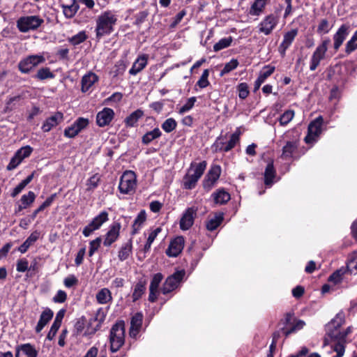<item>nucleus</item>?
<instances>
[{"mask_svg":"<svg viewBox=\"0 0 357 357\" xmlns=\"http://www.w3.org/2000/svg\"><path fill=\"white\" fill-rule=\"evenodd\" d=\"M146 220V213L144 210H142L137 215L132 225L131 235L134 236L140 230L142 225Z\"/></svg>","mask_w":357,"mask_h":357,"instance_id":"nucleus-34","label":"nucleus"},{"mask_svg":"<svg viewBox=\"0 0 357 357\" xmlns=\"http://www.w3.org/2000/svg\"><path fill=\"white\" fill-rule=\"evenodd\" d=\"M278 22V17L273 14L266 16L258 26L259 32L263 33L266 36L270 35L275 29Z\"/></svg>","mask_w":357,"mask_h":357,"instance_id":"nucleus-14","label":"nucleus"},{"mask_svg":"<svg viewBox=\"0 0 357 357\" xmlns=\"http://www.w3.org/2000/svg\"><path fill=\"white\" fill-rule=\"evenodd\" d=\"M322 123L323 119L320 116L309 124L307 128V135L305 137V142L307 144L312 143L317 141V138L321 132Z\"/></svg>","mask_w":357,"mask_h":357,"instance_id":"nucleus-13","label":"nucleus"},{"mask_svg":"<svg viewBox=\"0 0 357 357\" xmlns=\"http://www.w3.org/2000/svg\"><path fill=\"white\" fill-rule=\"evenodd\" d=\"M32 151L33 148L27 145L18 149L15 154L22 161L24 158H28Z\"/></svg>","mask_w":357,"mask_h":357,"instance_id":"nucleus-54","label":"nucleus"},{"mask_svg":"<svg viewBox=\"0 0 357 357\" xmlns=\"http://www.w3.org/2000/svg\"><path fill=\"white\" fill-rule=\"evenodd\" d=\"M350 31L351 26L349 24H343L340 26L336 33L333 35V47L335 51L339 50L344 40L349 34Z\"/></svg>","mask_w":357,"mask_h":357,"instance_id":"nucleus-17","label":"nucleus"},{"mask_svg":"<svg viewBox=\"0 0 357 357\" xmlns=\"http://www.w3.org/2000/svg\"><path fill=\"white\" fill-rule=\"evenodd\" d=\"M185 244L184 238L182 236H177L171 241L166 254L169 257H177L183 249Z\"/></svg>","mask_w":357,"mask_h":357,"instance_id":"nucleus-20","label":"nucleus"},{"mask_svg":"<svg viewBox=\"0 0 357 357\" xmlns=\"http://www.w3.org/2000/svg\"><path fill=\"white\" fill-rule=\"evenodd\" d=\"M163 279V275L160 273H158L153 275L152 280L151 281V284L149 286V289L158 291L159 285L161 281Z\"/></svg>","mask_w":357,"mask_h":357,"instance_id":"nucleus-59","label":"nucleus"},{"mask_svg":"<svg viewBox=\"0 0 357 357\" xmlns=\"http://www.w3.org/2000/svg\"><path fill=\"white\" fill-rule=\"evenodd\" d=\"M67 299V294L63 290H59L52 300L56 303H64Z\"/></svg>","mask_w":357,"mask_h":357,"instance_id":"nucleus-64","label":"nucleus"},{"mask_svg":"<svg viewBox=\"0 0 357 357\" xmlns=\"http://www.w3.org/2000/svg\"><path fill=\"white\" fill-rule=\"evenodd\" d=\"M61 8L65 17L68 19H70L75 15L79 8V6L76 0H73L70 5L63 4L61 5Z\"/></svg>","mask_w":357,"mask_h":357,"instance_id":"nucleus-36","label":"nucleus"},{"mask_svg":"<svg viewBox=\"0 0 357 357\" xmlns=\"http://www.w3.org/2000/svg\"><path fill=\"white\" fill-rule=\"evenodd\" d=\"M344 273L345 271L343 268L335 271L329 276L328 281L335 284H339L342 281Z\"/></svg>","mask_w":357,"mask_h":357,"instance_id":"nucleus-57","label":"nucleus"},{"mask_svg":"<svg viewBox=\"0 0 357 357\" xmlns=\"http://www.w3.org/2000/svg\"><path fill=\"white\" fill-rule=\"evenodd\" d=\"M298 142L297 141H289L282 148V158L283 159H290L294 157V154L298 149Z\"/></svg>","mask_w":357,"mask_h":357,"instance_id":"nucleus-30","label":"nucleus"},{"mask_svg":"<svg viewBox=\"0 0 357 357\" xmlns=\"http://www.w3.org/2000/svg\"><path fill=\"white\" fill-rule=\"evenodd\" d=\"M197 208L188 207L183 213L179 222L180 229L183 231L188 230L194 224L197 216Z\"/></svg>","mask_w":357,"mask_h":357,"instance_id":"nucleus-15","label":"nucleus"},{"mask_svg":"<svg viewBox=\"0 0 357 357\" xmlns=\"http://www.w3.org/2000/svg\"><path fill=\"white\" fill-rule=\"evenodd\" d=\"M121 227V224L118 222H114L109 226V230L105 234V238L103 241V245L105 246H110L118 239Z\"/></svg>","mask_w":357,"mask_h":357,"instance_id":"nucleus-21","label":"nucleus"},{"mask_svg":"<svg viewBox=\"0 0 357 357\" xmlns=\"http://www.w3.org/2000/svg\"><path fill=\"white\" fill-rule=\"evenodd\" d=\"M40 236V232L38 231H33L25 241L18 248L17 250L21 253H25L29 247L32 245Z\"/></svg>","mask_w":357,"mask_h":357,"instance_id":"nucleus-33","label":"nucleus"},{"mask_svg":"<svg viewBox=\"0 0 357 357\" xmlns=\"http://www.w3.org/2000/svg\"><path fill=\"white\" fill-rule=\"evenodd\" d=\"M146 282L145 280H139L134 287L133 292L132 294V301H138L142 295L145 293L146 289Z\"/></svg>","mask_w":357,"mask_h":357,"instance_id":"nucleus-32","label":"nucleus"},{"mask_svg":"<svg viewBox=\"0 0 357 357\" xmlns=\"http://www.w3.org/2000/svg\"><path fill=\"white\" fill-rule=\"evenodd\" d=\"M89 124L88 119L84 117L77 118L73 123L64 129L63 135L68 138L75 137L80 132L85 129Z\"/></svg>","mask_w":357,"mask_h":357,"instance_id":"nucleus-12","label":"nucleus"},{"mask_svg":"<svg viewBox=\"0 0 357 357\" xmlns=\"http://www.w3.org/2000/svg\"><path fill=\"white\" fill-rule=\"evenodd\" d=\"M275 68L273 66L267 65L265 66L260 71L257 79L255 82L254 84V92H256L259 89L261 85L266 81V79L270 77L275 71Z\"/></svg>","mask_w":357,"mask_h":357,"instance_id":"nucleus-24","label":"nucleus"},{"mask_svg":"<svg viewBox=\"0 0 357 357\" xmlns=\"http://www.w3.org/2000/svg\"><path fill=\"white\" fill-rule=\"evenodd\" d=\"M96 298L99 304H107L112 301V293L109 289L102 288L98 291Z\"/></svg>","mask_w":357,"mask_h":357,"instance_id":"nucleus-37","label":"nucleus"},{"mask_svg":"<svg viewBox=\"0 0 357 357\" xmlns=\"http://www.w3.org/2000/svg\"><path fill=\"white\" fill-rule=\"evenodd\" d=\"M32 151L33 148L27 145L18 149L15 154L22 161L24 158H28Z\"/></svg>","mask_w":357,"mask_h":357,"instance_id":"nucleus-55","label":"nucleus"},{"mask_svg":"<svg viewBox=\"0 0 357 357\" xmlns=\"http://www.w3.org/2000/svg\"><path fill=\"white\" fill-rule=\"evenodd\" d=\"M36 199V195L33 192L29 191L27 194L23 195L20 199V203L23 204V207L28 208Z\"/></svg>","mask_w":357,"mask_h":357,"instance_id":"nucleus-50","label":"nucleus"},{"mask_svg":"<svg viewBox=\"0 0 357 357\" xmlns=\"http://www.w3.org/2000/svg\"><path fill=\"white\" fill-rule=\"evenodd\" d=\"M125 328L123 321L115 324L110 331V350L116 352L124 344Z\"/></svg>","mask_w":357,"mask_h":357,"instance_id":"nucleus-3","label":"nucleus"},{"mask_svg":"<svg viewBox=\"0 0 357 357\" xmlns=\"http://www.w3.org/2000/svg\"><path fill=\"white\" fill-rule=\"evenodd\" d=\"M132 246L131 240H130L129 241H128L127 243L122 245L118 255L120 261H125L129 257L130 255L132 252Z\"/></svg>","mask_w":357,"mask_h":357,"instance_id":"nucleus-43","label":"nucleus"},{"mask_svg":"<svg viewBox=\"0 0 357 357\" xmlns=\"http://www.w3.org/2000/svg\"><path fill=\"white\" fill-rule=\"evenodd\" d=\"M215 204H225L231 199L230 195L224 189H219L212 194Z\"/></svg>","mask_w":357,"mask_h":357,"instance_id":"nucleus-35","label":"nucleus"},{"mask_svg":"<svg viewBox=\"0 0 357 357\" xmlns=\"http://www.w3.org/2000/svg\"><path fill=\"white\" fill-rule=\"evenodd\" d=\"M206 162L202 161L199 163H191L187 174L183 177V186L184 189L192 190L195 188L197 181L203 175L206 168Z\"/></svg>","mask_w":357,"mask_h":357,"instance_id":"nucleus-2","label":"nucleus"},{"mask_svg":"<svg viewBox=\"0 0 357 357\" xmlns=\"http://www.w3.org/2000/svg\"><path fill=\"white\" fill-rule=\"evenodd\" d=\"M126 70V65L123 61H118L114 66V69L112 71V74L114 77H117L119 75L123 73Z\"/></svg>","mask_w":357,"mask_h":357,"instance_id":"nucleus-62","label":"nucleus"},{"mask_svg":"<svg viewBox=\"0 0 357 357\" xmlns=\"http://www.w3.org/2000/svg\"><path fill=\"white\" fill-rule=\"evenodd\" d=\"M28 268H29V262H28L27 259H21L17 261V264H16L17 271L20 272V273H24L26 271H28Z\"/></svg>","mask_w":357,"mask_h":357,"instance_id":"nucleus-63","label":"nucleus"},{"mask_svg":"<svg viewBox=\"0 0 357 357\" xmlns=\"http://www.w3.org/2000/svg\"><path fill=\"white\" fill-rule=\"evenodd\" d=\"M137 186L136 174L132 171H126L120 178L119 190L123 195L135 192Z\"/></svg>","mask_w":357,"mask_h":357,"instance_id":"nucleus-6","label":"nucleus"},{"mask_svg":"<svg viewBox=\"0 0 357 357\" xmlns=\"http://www.w3.org/2000/svg\"><path fill=\"white\" fill-rule=\"evenodd\" d=\"M162 136V132L158 128H154L153 130L146 132L142 137V142L144 145L149 144L154 139Z\"/></svg>","mask_w":357,"mask_h":357,"instance_id":"nucleus-38","label":"nucleus"},{"mask_svg":"<svg viewBox=\"0 0 357 357\" xmlns=\"http://www.w3.org/2000/svg\"><path fill=\"white\" fill-rule=\"evenodd\" d=\"M351 332V326L347 327L344 331H340L337 342L333 345V350L337 353L333 357H342L345 351L346 338Z\"/></svg>","mask_w":357,"mask_h":357,"instance_id":"nucleus-18","label":"nucleus"},{"mask_svg":"<svg viewBox=\"0 0 357 357\" xmlns=\"http://www.w3.org/2000/svg\"><path fill=\"white\" fill-rule=\"evenodd\" d=\"M147 63L148 56L146 54H142L138 56L130 69L129 73L132 75H137L146 67Z\"/></svg>","mask_w":357,"mask_h":357,"instance_id":"nucleus-28","label":"nucleus"},{"mask_svg":"<svg viewBox=\"0 0 357 357\" xmlns=\"http://www.w3.org/2000/svg\"><path fill=\"white\" fill-rule=\"evenodd\" d=\"M264 183L267 186H271L274 182L276 176L275 169L274 168L273 162H269L264 171Z\"/></svg>","mask_w":357,"mask_h":357,"instance_id":"nucleus-31","label":"nucleus"},{"mask_svg":"<svg viewBox=\"0 0 357 357\" xmlns=\"http://www.w3.org/2000/svg\"><path fill=\"white\" fill-rule=\"evenodd\" d=\"M109 220V214L106 211H101L95 216L91 221L84 227L82 234L85 237L90 236L95 231L99 229L102 225Z\"/></svg>","mask_w":357,"mask_h":357,"instance_id":"nucleus-9","label":"nucleus"},{"mask_svg":"<svg viewBox=\"0 0 357 357\" xmlns=\"http://www.w3.org/2000/svg\"><path fill=\"white\" fill-rule=\"evenodd\" d=\"M102 242V238L100 237H98L96 239L91 241L89 243V255L91 257L93 255L96 251L98 250V248Z\"/></svg>","mask_w":357,"mask_h":357,"instance_id":"nucleus-61","label":"nucleus"},{"mask_svg":"<svg viewBox=\"0 0 357 357\" xmlns=\"http://www.w3.org/2000/svg\"><path fill=\"white\" fill-rule=\"evenodd\" d=\"M237 89L238 91V97L241 99L244 100L248 96V95H249L248 85L246 83H245V82L240 83L237 86Z\"/></svg>","mask_w":357,"mask_h":357,"instance_id":"nucleus-60","label":"nucleus"},{"mask_svg":"<svg viewBox=\"0 0 357 357\" xmlns=\"http://www.w3.org/2000/svg\"><path fill=\"white\" fill-rule=\"evenodd\" d=\"M330 43V38H326L317 47L310 59V70L311 71L315 70L320 64L321 61L325 58L328 50V45Z\"/></svg>","mask_w":357,"mask_h":357,"instance_id":"nucleus-10","label":"nucleus"},{"mask_svg":"<svg viewBox=\"0 0 357 357\" xmlns=\"http://www.w3.org/2000/svg\"><path fill=\"white\" fill-rule=\"evenodd\" d=\"M54 74L50 70L48 67H43L40 68L37 73L34 75V78L38 80H44L47 79L54 78Z\"/></svg>","mask_w":357,"mask_h":357,"instance_id":"nucleus-44","label":"nucleus"},{"mask_svg":"<svg viewBox=\"0 0 357 357\" xmlns=\"http://www.w3.org/2000/svg\"><path fill=\"white\" fill-rule=\"evenodd\" d=\"M143 321V314L142 312H137L135 314L130 320V328L129 334L131 337L135 338L138 335Z\"/></svg>","mask_w":357,"mask_h":357,"instance_id":"nucleus-25","label":"nucleus"},{"mask_svg":"<svg viewBox=\"0 0 357 357\" xmlns=\"http://www.w3.org/2000/svg\"><path fill=\"white\" fill-rule=\"evenodd\" d=\"M294 114V111L292 109L285 111L278 119L280 125L287 126L293 119Z\"/></svg>","mask_w":357,"mask_h":357,"instance_id":"nucleus-48","label":"nucleus"},{"mask_svg":"<svg viewBox=\"0 0 357 357\" xmlns=\"http://www.w3.org/2000/svg\"><path fill=\"white\" fill-rule=\"evenodd\" d=\"M177 122L173 118L167 119L161 125L162 129L169 133L176 128Z\"/></svg>","mask_w":357,"mask_h":357,"instance_id":"nucleus-49","label":"nucleus"},{"mask_svg":"<svg viewBox=\"0 0 357 357\" xmlns=\"http://www.w3.org/2000/svg\"><path fill=\"white\" fill-rule=\"evenodd\" d=\"M223 219H224V214L222 213L215 214V215L213 218L209 219L206 222V229L211 231H214L220 226V225L223 221Z\"/></svg>","mask_w":357,"mask_h":357,"instance_id":"nucleus-41","label":"nucleus"},{"mask_svg":"<svg viewBox=\"0 0 357 357\" xmlns=\"http://www.w3.org/2000/svg\"><path fill=\"white\" fill-rule=\"evenodd\" d=\"M332 26L326 19H322L320 20L319 24L317 26V31L319 34H326L331 29Z\"/></svg>","mask_w":357,"mask_h":357,"instance_id":"nucleus-51","label":"nucleus"},{"mask_svg":"<svg viewBox=\"0 0 357 357\" xmlns=\"http://www.w3.org/2000/svg\"><path fill=\"white\" fill-rule=\"evenodd\" d=\"M298 29H292L284 33L283 40L278 47V51L282 56H285L287 50L292 44L295 38L298 35Z\"/></svg>","mask_w":357,"mask_h":357,"instance_id":"nucleus-19","label":"nucleus"},{"mask_svg":"<svg viewBox=\"0 0 357 357\" xmlns=\"http://www.w3.org/2000/svg\"><path fill=\"white\" fill-rule=\"evenodd\" d=\"M54 316L53 311L46 307L41 313L39 321L36 326L35 331L37 333L41 332L44 327L48 324V322L52 319Z\"/></svg>","mask_w":357,"mask_h":357,"instance_id":"nucleus-27","label":"nucleus"},{"mask_svg":"<svg viewBox=\"0 0 357 357\" xmlns=\"http://www.w3.org/2000/svg\"><path fill=\"white\" fill-rule=\"evenodd\" d=\"M63 121V114L61 112H55L50 117L45 119L41 129L43 132H50L53 128L58 126Z\"/></svg>","mask_w":357,"mask_h":357,"instance_id":"nucleus-23","label":"nucleus"},{"mask_svg":"<svg viewBox=\"0 0 357 357\" xmlns=\"http://www.w3.org/2000/svg\"><path fill=\"white\" fill-rule=\"evenodd\" d=\"M105 317L106 313L105 312L103 308H98V310L96 311L95 317L90 321L91 324H92L93 321L97 322V324L93 329L91 333H95L97 331H98L100 328L102 324L105 321Z\"/></svg>","mask_w":357,"mask_h":357,"instance_id":"nucleus-40","label":"nucleus"},{"mask_svg":"<svg viewBox=\"0 0 357 357\" xmlns=\"http://www.w3.org/2000/svg\"><path fill=\"white\" fill-rule=\"evenodd\" d=\"M196 100L197 98L195 96L188 98L187 102L179 109L178 114H183L192 109Z\"/></svg>","mask_w":357,"mask_h":357,"instance_id":"nucleus-56","label":"nucleus"},{"mask_svg":"<svg viewBox=\"0 0 357 357\" xmlns=\"http://www.w3.org/2000/svg\"><path fill=\"white\" fill-rule=\"evenodd\" d=\"M114 116V112L112 109L105 107L96 115V123L99 127H104L110 123Z\"/></svg>","mask_w":357,"mask_h":357,"instance_id":"nucleus-22","label":"nucleus"},{"mask_svg":"<svg viewBox=\"0 0 357 357\" xmlns=\"http://www.w3.org/2000/svg\"><path fill=\"white\" fill-rule=\"evenodd\" d=\"M238 66V61L236 59H232L228 63L225 64L224 68L222 69L220 72V75L222 76L225 74L230 73L231 71L236 69Z\"/></svg>","mask_w":357,"mask_h":357,"instance_id":"nucleus-52","label":"nucleus"},{"mask_svg":"<svg viewBox=\"0 0 357 357\" xmlns=\"http://www.w3.org/2000/svg\"><path fill=\"white\" fill-rule=\"evenodd\" d=\"M185 275L184 270L177 271L169 275L165 280L161 289L163 294H167L176 289Z\"/></svg>","mask_w":357,"mask_h":357,"instance_id":"nucleus-11","label":"nucleus"},{"mask_svg":"<svg viewBox=\"0 0 357 357\" xmlns=\"http://www.w3.org/2000/svg\"><path fill=\"white\" fill-rule=\"evenodd\" d=\"M100 181V176L98 174H96L91 176L88 180L86 183L87 185V190H93L95 188H96L99 184V182Z\"/></svg>","mask_w":357,"mask_h":357,"instance_id":"nucleus-58","label":"nucleus"},{"mask_svg":"<svg viewBox=\"0 0 357 357\" xmlns=\"http://www.w3.org/2000/svg\"><path fill=\"white\" fill-rule=\"evenodd\" d=\"M87 35L85 31H81L77 34L68 38V41L73 46L78 45L87 39Z\"/></svg>","mask_w":357,"mask_h":357,"instance_id":"nucleus-45","label":"nucleus"},{"mask_svg":"<svg viewBox=\"0 0 357 357\" xmlns=\"http://www.w3.org/2000/svg\"><path fill=\"white\" fill-rule=\"evenodd\" d=\"M98 80V77L93 73H89L82 78L81 90L83 93L87 92L91 87Z\"/></svg>","mask_w":357,"mask_h":357,"instance_id":"nucleus-29","label":"nucleus"},{"mask_svg":"<svg viewBox=\"0 0 357 357\" xmlns=\"http://www.w3.org/2000/svg\"><path fill=\"white\" fill-rule=\"evenodd\" d=\"M233 41V38L229 36L227 38H221L218 43L213 45V51L218 52L223 49L229 47Z\"/></svg>","mask_w":357,"mask_h":357,"instance_id":"nucleus-46","label":"nucleus"},{"mask_svg":"<svg viewBox=\"0 0 357 357\" xmlns=\"http://www.w3.org/2000/svg\"><path fill=\"white\" fill-rule=\"evenodd\" d=\"M144 115V112L141 109H137L135 112H132L125 119V123L126 126L128 127H135L137 126V122L140 118H142Z\"/></svg>","mask_w":357,"mask_h":357,"instance_id":"nucleus-42","label":"nucleus"},{"mask_svg":"<svg viewBox=\"0 0 357 357\" xmlns=\"http://www.w3.org/2000/svg\"><path fill=\"white\" fill-rule=\"evenodd\" d=\"M305 322L302 320H298L289 329L285 330L284 328H282L283 333L285 337H288L290 334L295 333L296 331L301 330L305 326Z\"/></svg>","mask_w":357,"mask_h":357,"instance_id":"nucleus-53","label":"nucleus"},{"mask_svg":"<svg viewBox=\"0 0 357 357\" xmlns=\"http://www.w3.org/2000/svg\"><path fill=\"white\" fill-rule=\"evenodd\" d=\"M266 5V0H255L250 8L249 14L253 16L260 15L263 13Z\"/></svg>","mask_w":357,"mask_h":357,"instance_id":"nucleus-39","label":"nucleus"},{"mask_svg":"<svg viewBox=\"0 0 357 357\" xmlns=\"http://www.w3.org/2000/svg\"><path fill=\"white\" fill-rule=\"evenodd\" d=\"M357 50V30L351 38L347 41L345 45V52L347 55Z\"/></svg>","mask_w":357,"mask_h":357,"instance_id":"nucleus-47","label":"nucleus"},{"mask_svg":"<svg viewBox=\"0 0 357 357\" xmlns=\"http://www.w3.org/2000/svg\"><path fill=\"white\" fill-rule=\"evenodd\" d=\"M117 21V16L114 11L106 10L102 13L96 20V36L98 40L105 35L114 31V26Z\"/></svg>","mask_w":357,"mask_h":357,"instance_id":"nucleus-1","label":"nucleus"},{"mask_svg":"<svg viewBox=\"0 0 357 357\" xmlns=\"http://www.w3.org/2000/svg\"><path fill=\"white\" fill-rule=\"evenodd\" d=\"M344 323V314L343 312H339L326 325L325 329L326 335L331 341L337 342V337L340 335V328Z\"/></svg>","mask_w":357,"mask_h":357,"instance_id":"nucleus-7","label":"nucleus"},{"mask_svg":"<svg viewBox=\"0 0 357 357\" xmlns=\"http://www.w3.org/2000/svg\"><path fill=\"white\" fill-rule=\"evenodd\" d=\"M44 22L43 19L38 15H29L20 17L17 21V27L22 33L36 30Z\"/></svg>","mask_w":357,"mask_h":357,"instance_id":"nucleus-5","label":"nucleus"},{"mask_svg":"<svg viewBox=\"0 0 357 357\" xmlns=\"http://www.w3.org/2000/svg\"><path fill=\"white\" fill-rule=\"evenodd\" d=\"M241 132L237 129L233 134L231 135L230 138L227 142H225L222 135L217 137L213 143L212 148L215 152L223 151L228 152L234 149L236 145L239 143Z\"/></svg>","mask_w":357,"mask_h":357,"instance_id":"nucleus-4","label":"nucleus"},{"mask_svg":"<svg viewBox=\"0 0 357 357\" xmlns=\"http://www.w3.org/2000/svg\"><path fill=\"white\" fill-rule=\"evenodd\" d=\"M45 61L43 54H32L22 59L18 63L19 70L24 74L29 73L32 69Z\"/></svg>","mask_w":357,"mask_h":357,"instance_id":"nucleus-8","label":"nucleus"},{"mask_svg":"<svg viewBox=\"0 0 357 357\" xmlns=\"http://www.w3.org/2000/svg\"><path fill=\"white\" fill-rule=\"evenodd\" d=\"M220 174L221 167L220 165L211 166L203 181L204 188L210 190L220 178Z\"/></svg>","mask_w":357,"mask_h":357,"instance_id":"nucleus-16","label":"nucleus"},{"mask_svg":"<svg viewBox=\"0 0 357 357\" xmlns=\"http://www.w3.org/2000/svg\"><path fill=\"white\" fill-rule=\"evenodd\" d=\"M15 357H36L38 352L33 345L29 343L16 347Z\"/></svg>","mask_w":357,"mask_h":357,"instance_id":"nucleus-26","label":"nucleus"}]
</instances>
